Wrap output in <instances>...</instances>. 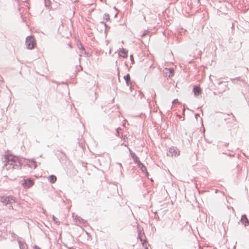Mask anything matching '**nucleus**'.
<instances>
[{"label":"nucleus","mask_w":249,"mask_h":249,"mask_svg":"<svg viewBox=\"0 0 249 249\" xmlns=\"http://www.w3.org/2000/svg\"><path fill=\"white\" fill-rule=\"evenodd\" d=\"M118 164L120 165V167L123 168L122 165L121 163H118Z\"/></svg>","instance_id":"ea45409f"},{"label":"nucleus","mask_w":249,"mask_h":249,"mask_svg":"<svg viewBox=\"0 0 249 249\" xmlns=\"http://www.w3.org/2000/svg\"><path fill=\"white\" fill-rule=\"evenodd\" d=\"M137 165L141 169L142 172H143L145 174V175L148 178V176L149 175L148 172H147L145 166L141 162H140Z\"/></svg>","instance_id":"6e6552de"},{"label":"nucleus","mask_w":249,"mask_h":249,"mask_svg":"<svg viewBox=\"0 0 249 249\" xmlns=\"http://www.w3.org/2000/svg\"><path fill=\"white\" fill-rule=\"evenodd\" d=\"M223 154H226L225 153H222Z\"/></svg>","instance_id":"37998d69"},{"label":"nucleus","mask_w":249,"mask_h":249,"mask_svg":"<svg viewBox=\"0 0 249 249\" xmlns=\"http://www.w3.org/2000/svg\"><path fill=\"white\" fill-rule=\"evenodd\" d=\"M147 32L146 31H144L143 33L142 34L141 36L142 38L144 37L147 35Z\"/></svg>","instance_id":"393cba45"},{"label":"nucleus","mask_w":249,"mask_h":249,"mask_svg":"<svg viewBox=\"0 0 249 249\" xmlns=\"http://www.w3.org/2000/svg\"><path fill=\"white\" fill-rule=\"evenodd\" d=\"M19 246L20 249H22L24 247V244L22 243L21 241H18Z\"/></svg>","instance_id":"412c9836"},{"label":"nucleus","mask_w":249,"mask_h":249,"mask_svg":"<svg viewBox=\"0 0 249 249\" xmlns=\"http://www.w3.org/2000/svg\"><path fill=\"white\" fill-rule=\"evenodd\" d=\"M137 229L138 233V238L141 241L142 246L144 247V244L146 242H147L144 232L143 230L141 231L140 230L138 226H137Z\"/></svg>","instance_id":"20e7f679"},{"label":"nucleus","mask_w":249,"mask_h":249,"mask_svg":"<svg viewBox=\"0 0 249 249\" xmlns=\"http://www.w3.org/2000/svg\"><path fill=\"white\" fill-rule=\"evenodd\" d=\"M240 221L242 223V224L245 226V227L249 225V220L245 214L242 215Z\"/></svg>","instance_id":"9d476101"},{"label":"nucleus","mask_w":249,"mask_h":249,"mask_svg":"<svg viewBox=\"0 0 249 249\" xmlns=\"http://www.w3.org/2000/svg\"><path fill=\"white\" fill-rule=\"evenodd\" d=\"M125 82H126L127 86H129L131 84L130 81H125Z\"/></svg>","instance_id":"c85d7f7f"},{"label":"nucleus","mask_w":249,"mask_h":249,"mask_svg":"<svg viewBox=\"0 0 249 249\" xmlns=\"http://www.w3.org/2000/svg\"><path fill=\"white\" fill-rule=\"evenodd\" d=\"M34 249H41L39 247L37 246H35L34 247Z\"/></svg>","instance_id":"72a5a7b5"},{"label":"nucleus","mask_w":249,"mask_h":249,"mask_svg":"<svg viewBox=\"0 0 249 249\" xmlns=\"http://www.w3.org/2000/svg\"><path fill=\"white\" fill-rule=\"evenodd\" d=\"M32 165H31L30 166L31 167L33 166L34 167V168H36L37 166V164H36V161H33L32 163Z\"/></svg>","instance_id":"5701e85b"},{"label":"nucleus","mask_w":249,"mask_h":249,"mask_svg":"<svg viewBox=\"0 0 249 249\" xmlns=\"http://www.w3.org/2000/svg\"><path fill=\"white\" fill-rule=\"evenodd\" d=\"M198 1H199V0H197Z\"/></svg>","instance_id":"a18cd8bd"},{"label":"nucleus","mask_w":249,"mask_h":249,"mask_svg":"<svg viewBox=\"0 0 249 249\" xmlns=\"http://www.w3.org/2000/svg\"><path fill=\"white\" fill-rule=\"evenodd\" d=\"M124 79L125 81H130V76L129 74H127L126 75L124 76Z\"/></svg>","instance_id":"6ab92c4d"},{"label":"nucleus","mask_w":249,"mask_h":249,"mask_svg":"<svg viewBox=\"0 0 249 249\" xmlns=\"http://www.w3.org/2000/svg\"><path fill=\"white\" fill-rule=\"evenodd\" d=\"M79 45L80 46V47L79 46L78 47L79 49L85 51V48L81 43H80Z\"/></svg>","instance_id":"bb28decb"},{"label":"nucleus","mask_w":249,"mask_h":249,"mask_svg":"<svg viewBox=\"0 0 249 249\" xmlns=\"http://www.w3.org/2000/svg\"><path fill=\"white\" fill-rule=\"evenodd\" d=\"M85 54L87 55V56L88 57H89L91 54L90 53H89V52H87L86 51H85Z\"/></svg>","instance_id":"cd10ccee"},{"label":"nucleus","mask_w":249,"mask_h":249,"mask_svg":"<svg viewBox=\"0 0 249 249\" xmlns=\"http://www.w3.org/2000/svg\"><path fill=\"white\" fill-rule=\"evenodd\" d=\"M128 150L130 152V155H131V153H134V152H133L130 148H128Z\"/></svg>","instance_id":"2f4dec72"},{"label":"nucleus","mask_w":249,"mask_h":249,"mask_svg":"<svg viewBox=\"0 0 249 249\" xmlns=\"http://www.w3.org/2000/svg\"><path fill=\"white\" fill-rule=\"evenodd\" d=\"M132 86H130L129 89L131 90V91H132Z\"/></svg>","instance_id":"58836bf2"},{"label":"nucleus","mask_w":249,"mask_h":249,"mask_svg":"<svg viewBox=\"0 0 249 249\" xmlns=\"http://www.w3.org/2000/svg\"><path fill=\"white\" fill-rule=\"evenodd\" d=\"M56 155L59 160L61 161L66 160L67 159L66 154L61 151H58Z\"/></svg>","instance_id":"1a4fd4ad"},{"label":"nucleus","mask_w":249,"mask_h":249,"mask_svg":"<svg viewBox=\"0 0 249 249\" xmlns=\"http://www.w3.org/2000/svg\"><path fill=\"white\" fill-rule=\"evenodd\" d=\"M196 119L197 120L198 116H199V114L198 113H196L195 115Z\"/></svg>","instance_id":"473e14b6"},{"label":"nucleus","mask_w":249,"mask_h":249,"mask_svg":"<svg viewBox=\"0 0 249 249\" xmlns=\"http://www.w3.org/2000/svg\"><path fill=\"white\" fill-rule=\"evenodd\" d=\"M193 92L195 96H198L201 93V89L198 85H195L193 88Z\"/></svg>","instance_id":"f8f14e48"},{"label":"nucleus","mask_w":249,"mask_h":249,"mask_svg":"<svg viewBox=\"0 0 249 249\" xmlns=\"http://www.w3.org/2000/svg\"><path fill=\"white\" fill-rule=\"evenodd\" d=\"M44 5L48 8H49L51 4L50 0H44Z\"/></svg>","instance_id":"f3484780"},{"label":"nucleus","mask_w":249,"mask_h":249,"mask_svg":"<svg viewBox=\"0 0 249 249\" xmlns=\"http://www.w3.org/2000/svg\"><path fill=\"white\" fill-rule=\"evenodd\" d=\"M128 150L130 152V155H131V153H134V152H133L130 148H128Z\"/></svg>","instance_id":"7c9ffc66"},{"label":"nucleus","mask_w":249,"mask_h":249,"mask_svg":"<svg viewBox=\"0 0 249 249\" xmlns=\"http://www.w3.org/2000/svg\"><path fill=\"white\" fill-rule=\"evenodd\" d=\"M52 218L53 221L57 225H59L60 224V222L57 220V218L54 215H53Z\"/></svg>","instance_id":"aec40b11"},{"label":"nucleus","mask_w":249,"mask_h":249,"mask_svg":"<svg viewBox=\"0 0 249 249\" xmlns=\"http://www.w3.org/2000/svg\"><path fill=\"white\" fill-rule=\"evenodd\" d=\"M168 156L177 157L179 155V151L176 147H171L167 152Z\"/></svg>","instance_id":"39448f33"},{"label":"nucleus","mask_w":249,"mask_h":249,"mask_svg":"<svg viewBox=\"0 0 249 249\" xmlns=\"http://www.w3.org/2000/svg\"><path fill=\"white\" fill-rule=\"evenodd\" d=\"M131 158L133 159V161L134 163L136 164H138L141 161L139 160V158L137 156L136 154L134 153H131V155H130Z\"/></svg>","instance_id":"4468645a"},{"label":"nucleus","mask_w":249,"mask_h":249,"mask_svg":"<svg viewBox=\"0 0 249 249\" xmlns=\"http://www.w3.org/2000/svg\"><path fill=\"white\" fill-rule=\"evenodd\" d=\"M4 162L5 163L3 167L7 170L18 169L21 166V163L18 158L12 155H5Z\"/></svg>","instance_id":"f257e3e1"},{"label":"nucleus","mask_w":249,"mask_h":249,"mask_svg":"<svg viewBox=\"0 0 249 249\" xmlns=\"http://www.w3.org/2000/svg\"><path fill=\"white\" fill-rule=\"evenodd\" d=\"M73 217L76 222L78 221L79 223L83 224L85 226H86L88 224L87 220L84 219L78 215H76L75 217H74V215H73Z\"/></svg>","instance_id":"9b49d317"},{"label":"nucleus","mask_w":249,"mask_h":249,"mask_svg":"<svg viewBox=\"0 0 249 249\" xmlns=\"http://www.w3.org/2000/svg\"><path fill=\"white\" fill-rule=\"evenodd\" d=\"M227 156H229V157H232L233 156V155H232L231 154H227Z\"/></svg>","instance_id":"4c0bfd02"},{"label":"nucleus","mask_w":249,"mask_h":249,"mask_svg":"<svg viewBox=\"0 0 249 249\" xmlns=\"http://www.w3.org/2000/svg\"><path fill=\"white\" fill-rule=\"evenodd\" d=\"M103 18H104V19L106 20V21L109 20L110 19L109 14H108L107 13H105L104 15Z\"/></svg>","instance_id":"a211bd4d"},{"label":"nucleus","mask_w":249,"mask_h":249,"mask_svg":"<svg viewBox=\"0 0 249 249\" xmlns=\"http://www.w3.org/2000/svg\"><path fill=\"white\" fill-rule=\"evenodd\" d=\"M127 53H128V51L126 49H124V48H122V49H120V51L119 52V55L124 58H125L127 57V56H128Z\"/></svg>","instance_id":"ddd939ff"},{"label":"nucleus","mask_w":249,"mask_h":249,"mask_svg":"<svg viewBox=\"0 0 249 249\" xmlns=\"http://www.w3.org/2000/svg\"><path fill=\"white\" fill-rule=\"evenodd\" d=\"M130 60L131 61V63L132 64H134V58H133V55H131L130 56Z\"/></svg>","instance_id":"a878e982"},{"label":"nucleus","mask_w":249,"mask_h":249,"mask_svg":"<svg viewBox=\"0 0 249 249\" xmlns=\"http://www.w3.org/2000/svg\"><path fill=\"white\" fill-rule=\"evenodd\" d=\"M117 13L115 14V17H116L117 16Z\"/></svg>","instance_id":"79ce46f5"},{"label":"nucleus","mask_w":249,"mask_h":249,"mask_svg":"<svg viewBox=\"0 0 249 249\" xmlns=\"http://www.w3.org/2000/svg\"><path fill=\"white\" fill-rule=\"evenodd\" d=\"M27 0H24V1H26Z\"/></svg>","instance_id":"c03bdc74"},{"label":"nucleus","mask_w":249,"mask_h":249,"mask_svg":"<svg viewBox=\"0 0 249 249\" xmlns=\"http://www.w3.org/2000/svg\"><path fill=\"white\" fill-rule=\"evenodd\" d=\"M94 95H95V99L94 100H96L97 98V93L96 92H94Z\"/></svg>","instance_id":"f704fd0d"},{"label":"nucleus","mask_w":249,"mask_h":249,"mask_svg":"<svg viewBox=\"0 0 249 249\" xmlns=\"http://www.w3.org/2000/svg\"><path fill=\"white\" fill-rule=\"evenodd\" d=\"M223 83V82H219V85L221 84H222Z\"/></svg>","instance_id":"a19ab883"},{"label":"nucleus","mask_w":249,"mask_h":249,"mask_svg":"<svg viewBox=\"0 0 249 249\" xmlns=\"http://www.w3.org/2000/svg\"><path fill=\"white\" fill-rule=\"evenodd\" d=\"M57 178L55 175H51L49 177V181L51 183H54L56 181Z\"/></svg>","instance_id":"2eb2a0df"},{"label":"nucleus","mask_w":249,"mask_h":249,"mask_svg":"<svg viewBox=\"0 0 249 249\" xmlns=\"http://www.w3.org/2000/svg\"><path fill=\"white\" fill-rule=\"evenodd\" d=\"M0 201L5 205H8L9 209H13L12 203L15 202V199L13 197L7 196H2L0 198Z\"/></svg>","instance_id":"f03ea898"},{"label":"nucleus","mask_w":249,"mask_h":249,"mask_svg":"<svg viewBox=\"0 0 249 249\" xmlns=\"http://www.w3.org/2000/svg\"><path fill=\"white\" fill-rule=\"evenodd\" d=\"M21 18H22V20L24 21V18H23V16L21 13H20Z\"/></svg>","instance_id":"e433bc0d"},{"label":"nucleus","mask_w":249,"mask_h":249,"mask_svg":"<svg viewBox=\"0 0 249 249\" xmlns=\"http://www.w3.org/2000/svg\"><path fill=\"white\" fill-rule=\"evenodd\" d=\"M121 130V129L120 127H118L116 129V131L117 133V136L120 137V131Z\"/></svg>","instance_id":"4be33fe9"},{"label":"nucleus","mask_w":249,"mask_h":249,"mask_svg":"<svg viewBox=\"0 0 249 249\" xmlns=\"http://www.w3.org/2000/svg\"><path fill=\"white\" fill-rule=\"evenodd\" d=\"M228 116H231V119H232V121H235V118L234 116L232 113H231V114H228Z\"/></svg>","instance_id":"b1692460"},{"label":"nucleus","mask_w":249,"mask_h":249,"mask_svg":"<svg viewBox=\"0 0 249 249\" xmlns=\"http://www.w3.org/2000/svg\"><path fill=\"white\" fill-rule=\"evenodd\" d=\"M22 185L25 188H30L34 184V180L31 178L26 179H24L22 180Z\"/></svg>","instance_id":"423d86ee"},{"label":"nucleus","mask_w":249,"mask_h":249,"mask_svg":"<svg viewBox=\"0 0 249 249\" xmlns=\"http://www.w3.org/2000/svg\"><path fill=\"white\" fill-rule=\"evenodd\" d=\"M164 74L166 77H168V78H171L174 74V70L173 68H165V71L164 72Z\"/></svg>","instance_id":"0eeeda50"},{"label":"nucleus","mask_w":249,"mask_h":249,"mask_svg":"<svg viewBox=\"0 0 249 249\" xmlns=\"http://www.w3.org/2000/svg\"><path fill=\"white\" fill-rule=\"evenodd\" d=\"M178 100L177 99H174L173 102H172V103L173 104H175L176 103H178Z\"/></svg>","instance_id":"c756f323"},{"label":"nucleus","mask_w":249,"mask_h":249,"mask_svg":"<svg viewBox=\"0 0 249 249\" xmlns=\"http://www.w3.org/2000/svg\"><path fill=\"white\" fill-rule=\"evenodd\" d=\"M146 243H147V242H146L145 244H144V247L145 249H148V247L146 246Z\"/></svg>","instance_id":"c9c22d12"},{"label":"nucleus","mask_w":249,"mask_h":249,"mask_svg":"<svg viewBox=\"0 0 249 249\" xmlns=\"http://www.w3.org/2000/svg\"><path fill=\"white\" fill-rule=\"evenodd\" d=\"M25 44L27 49L32 50L34 48L36 45L35 39L32 36H29L26 37Z\"/></svg>","instance_id":"7ed1b4c3"},{"label":"nucleus","mask_w":249,"mask_h":249,"mask_svg":"<svg viewBox=\"0 0 249 249\" xmlns=\"http://www.w3.org/2000/svg\"><path fill=\"white\" fill-rule=\"evenodd\" d=\"M100 23L103 24L105 28V33L106 34V36H107V32L108 31V30L109 29L110 27L109 26H108L104 21H101L100 22Z\"/></svg>","instance_id":"dca6fc26"}]
</instances>
